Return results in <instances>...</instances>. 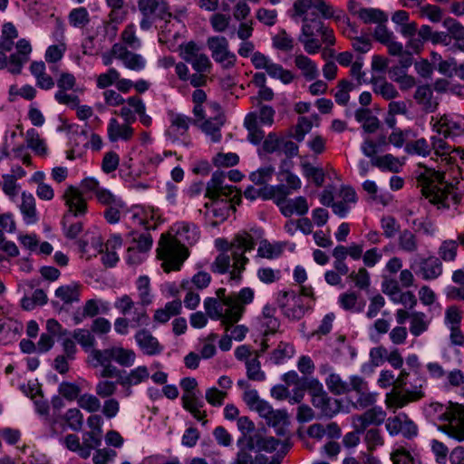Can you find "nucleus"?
Returning <instances> with one entry per match:
<instances>
[{"mask_svg": "<svg viewBox=\"0 0 464 464\" xmlns=\"http://www.w3.org/2000/svg\"><path fill=\"white\" fill-rule=\"evenodd\" d=\"M255 246L253 237L246 231L237 233L229 242L221 238L216 240V246L221 253L211 264V271L218 274L229 272L231 280L239 281L248 263L245 254L254 249Z\"/></svg>", "mask_w": 464, "mask_h": 464, "instance_id": "nucleus-1", "label": "nucleus"}, {"mask_svg": "<svg viewBox=\"0 0 464 464\" xmlns=\"http://www.w3.org/2000/svg\"><path fill=\"white\" fill-rule=\"evenodd\" d=\"M293 17L301 18L303 29H327L331 24H324V19H330L334 25L345 28L350 25L349 18L343 10L335 9L324 0H296L293 5Z\"/></svg>", "mask_w": 464, "mask_h": 464, "instance_id": "nucleus-2", "label": "nucleus"}, {"mask_svg": "<svg viewBox=\"0 0 464 464\" xmlns=\"http://www.w3.org/2000/svg\"><path fill=\"white\" fill-rule=\"evenodd\" d=\"M444 179V173L427 168L418 177L422 195L429 198L431 204L437 205L438 208H450L449 195L451 196V199L456 205L459 204L461 200V196L454 191L455 187L451 183H447Z\"/></svg>", "mask_w": 464, "mask_h": 464, "instance_id": "nucleus-3", "label": "nucleus"}, {"mask_svg": "<svg viewBox=\"0 0 464 464\" xmlns=\"http://www.w3.org/2000/svg\"><path fill=\"white\" fill-rule=\"evenodd\" d=\"M158 258L166 273L179 271L185 260L189 256L188 248L176 237L163 234L157 249Z\"/></svg>", "mask_w": 464, "mask_h": 464, "instance_id": "nucleus-4", "label": "nucleus"}, {"mask_svg": "<svg viewBox=\"0 0 464 464\" xmlns=\"http://www.w3.org/2000/svg\"><path fill=\"white\" fill-rule=\"evenodd\" d=\"M227 175L222 171L213 173L206 187V197L213 200L226 201L227 210H236L235 205L241 202V194L233 186L224 184Z\"/></svg>", "mask_w": 464, "mask_h": 464, "instance_id": "nucleus-5", "label": "nucleus"}, {"mask_svg": "<svg viewBox=\"0 0 464 464\" xmlns=\"http://www.w3.org/2000/svg\"><path fill=\"white\" fill-rule=\"evenodd\" d=\"M304 388L311 396L313 406L319 411L322 417L332 418L341 411V401L330 397L318 380L306 381Z\"/></svg>", "mask_w": 464, "mask_h": 464, "instance_id": "nucleus-6", "label": "nucleus"}, {"mask_svg": "<svg viewBox=\"0 0 464 464\" xmlns=\"http://www.w3.org/2000/svg\"><path fill=\"white\" fill-rule=\"evenodd\" d=\"M211 111L204 112L202 117H195L193 124L198 126L203 132L211 137L215 142L221 139V127L225 124L226 117L220 105L211 103Z\"/></svg>", "mask_w": 464, "mask_h": 464, "instance_id": "nucleus-7", "label": "nucleus"}, {"mask_svg": "<svg viewBox=\"0 0 464 464\" xmlns=\"http://www.w3.org/2000/svg\"><path fill=\"white\" fill-rule=\"evenodd\" d=\"M180 386L183 390L181 397L182 406L185 410L189 411L195 419L202 420L205 424L207 422V413L201 410L203 402L198 399L196 389L198 382L195 378H184L180 382Z\"/></svg>", "mask_w": 464, "mask_h": 464, "instance_id": "nucleus-8", "label": "nucleus"}, {"mask_svg": "<svg viewBox=\"0 0 464 464\" xmlns=\"http://www.w3.org/2000/svg\"><path fill=\"white\" fill-rule=\"evenodd\" d=\"M288 192L284 188L277 187L273 199L285 217H291L294 214L302 216L308 211L309 206L304 197L288 199Z\"/></svg>", "mask_w": 464, "mask_h": 464, "instance_id": "nucleus-9", "label": "nucleus"}, {"mask_svg": "<svg viewBox=\"0 0 464 464\" xmlns=\"http://www.w3.org/2000/svg\"><path fill=\"white\" fill-rule=\"evenodd\" d=\"M425 393L422 391V384L415 385L412 390L393 389L391 392L386 394L385 403L387 408L393 410L403 408L409 403L420 401L424 397Z\"/></svg>", "mask_w": 464, "mask_h": 464, "instance_id": "nucleus-10", "label": "nucleus"}, {"mask_svg": "<svg viewBox=\"0 0 464 464\" xmlns=\"http://www.w3.org/2000/svg\"><path fill=\"white\" fill-rule=\"evenodd\" d=\"M138 8L143 16L140 21L142 28L150 27L154 16L164 19L167 14L169 15L165 0H138Z\"/></svg>", "mask_w": 464, "mask_h": 464, "instance_id": "nucleus-11", "label": "nucleus"}, {"mask_svg": "<svg viewBox=\"0 0 464 464\" xmlns=\"http://www.w3.org/2000/svg\"><path fill=\"white\" fill-rule=\"evenodd\" d=\"M208 48L211 51L212 58L224 68L233 67L237 57L228 50V43L224 37H211L208 41Z\"/></svg>", "mask_w": 464, "mask_h": 464, "instance_id": "nucleus-12", "label": "nucleus"}, {"mask_svg": "<svg viewBox=\"0 0 464 464\" xmlns=\"http://www.w3.org/2000/svg\"><path fill=\"white\" fill-rule=\"evenodd\" d=\"M299 41L304 44L305 52L313 54L320 50L323 44L333 45L335 38L333 31H304Z\"/></svg>", "mask_w": 464, "mask_h": 464, "instance_id": "nucleus-13", "label": "nucleus"}, {"mask_svg": "<svg viewBox=\"0 0 464 464\" xmlns=\"http://www.w3.org/2000/svg\"><path fill=\"white\" fill-rule=\"evenodd\" d=\"M449 421L448 434L458 440H464V406L451 404L444 413Z\"/></svg>", "mask_w": 464, "mask_h": 464, "instance_id": "nucleus-14", "label": "nucleus"}, {"mask_svg": "<svg viewBox=\"0 0 464 464\" xmlns=\"http://www.w3.org/2000/svg\"><path fill=\"white\" fill-rule=\"evenodd\" d=\"M350 392H354L357 395L353 406L358 409H365L374 404L375 394L371 392L367 382L361 376L351 377Z\"/></svg>", "mask_w": 464, "mask_h": 464, "instance_id": "nucleus-15", "label": "nucleus"}, {"mask_svg": "<svg viewBox=\"0 0 464 464\" xmlns=\"http://www.w3.org/2000/svg\"><path fill=\"white\" fill-rule=\"evenodd\" d=\"M386 418V412L382 408H371L361 415L353 418V425L358 431H364L370 425H380Z\"/></svg>", "mask_w": 464, "mask_h": 464, "instance_id": "nucleus-16", "label": "nucleus"}, {"mask_svg": "<svg viewBox=\"0 0 464 464\" xmlns=\"http://www.w3.org/2000/svg\"><path fill=\"white\" fill-rule=\"evenodd\" d=\"M169 115L170 124L166 130V136L171 141H177L188 132L189 123H193V120L186 115L173 111H170Z\"/></svg>", "mask_w": 464, "mask_h": 464, "instance_id": "nucleus-17", "label": "nucleus"}, {"mask_svg": "<svg viewBox=\"0 0 464 464\" xmlns=\"http://www.w3.org/2000/svg\"><path fill=\"white\" fill-rule=\"evenodd\" d=\"M65 204L69 212L73 216L84 215L87 211V203L83 198L82 193L73 186H70L63 194Z\"/></svg>", "mask_w": 464, "mask_h": 464, "instance_id": "nucleus-18", "label": "nucleus"}, {"mask_svg": "<svg viewBox=\"0 0 464 464\" xmlns=\"http://www.w3.org/2000/svg\"><path fill=\"white\" fill-rule=\"evenodd\" d=\"M111 52L114 57L121 60L124 65L134 71H139L144 67V61L140 54L130 53L126 50V47L121 44H113Z\"/></svg>", "mask_w": 464, "mask_h": 464, "instance_id": "nucleus-19", "label": "nucleus"}, {"mask_svg": "<svg viewBox=\"0 0 464 464\" xmlns=\"http://www.w3.org/2000/svg\"><path fill=\"white\" fill-rule=\"evenodd\" d=\"M413 98L426 113L435 111L439 106L437 98L433 96L431 88L427 84L418 86Z\"/></svg>", "mask_w": 464, "mask_h": 464, "instance_id": "nucleus-20", "label": "nucleus"}, {"mask_svg": "<svg viewBox=\"0 0 464 464\" xmlns=\"http://www.w3.org/2000/svg\"><path fill=\"white\" fill-rule=\"evenodd\" d=\"M135 340L141 351L147 355L159 354L163 349L157 338L146 329L138 331L135 334Z\"/></svg>", "mask_w": 464, "mask_h": 464, "instance_id": "nucleus-21", "label": "nucleus"}, {"mask_svg": "<svg viewBox=\"0 0 464 464\" xmlns=\"http://www.w3.org/2000/svg\"><path fill=\"white\" fill-rule=\"evenodd\" d=\"M204 307L208 315L210 318L221 320V323L225 326L227 332L229 330L230 327H232L235 324H230L228 322H225L227 315V307H225V305H223L216 298H207L204 301Z\"/></svg>", "mask_w": 464, "mask_h": 464, "instance_id": "nucleus-22", "label": "nucleus"}, {"mask_svg": "<svg viewBox=\"0 0 464 464\" xmlns=\"http://www.w3.org/2000/svg\"><path fill=\"white\" fill-rule=\"evenodd\" d=\"M107 131L111 141L129 140L133 135V129L130 124L126 122L121 124L114 118L110 120Z\"/></svg>", "mask_w": 464, "mask_h": 464, "instance_id": "nucleus-23", "label": "nucleus"}, {"mask_svg": "<svg viewBox=\"0 0 464 464\" xmlns=\"http://www.w3.org/2000/svg\"><path fill=\"white\" fill-rule=\"evenodd\" d=\"M82 285L79 283H72L59 286L55 290V296L61 299L64 304H70L80 301Z\"/></svg>", "mask_w": 464, "mask_h": 464, "instance_id": "nucleus-24", "label": "nucleus"}, {"mask_svg": "<svg viewBox=\"0 0 464 464\" xmlns=\"http://www.w3.org/2000/svg\"><path fill=\"white\" fill-rule=\"evenodd\" d=\"M246 438L248 439V449H256L259 451L273 452L279 445V440L271 436L255 434Z\"/></svg>", "mask_w": 464, "mask_h": 464, "instance_id": "nucleus-25", "label": "nucleus"}, {"mask_svg": "<svg viewBox=\"0 0 464 464\" xmlns=\"http://www.w3.org/2000/svg\"><path fill=\"white\" fill-rule=\"evenodd\" d=\"M226 290L224 288H219L217 291V300H218L225 307H227V315L225 322H228L230 324H236L238 322V315L240 312V308L235 304V299L232 295L226 296Z\"/></svg>", "mask_w": 464, "mask_h": 464, "instance_id": "nucleus-26", "label": "nucleus"}, {"mask_svg": "<svg viewBox=\"0 0 464 464\" xmlns=\"http://www.w3.org/2000/svg\"><path fill=\"white\" fill-rule=\"evenodd\" d=\"M30 71L36 79V84L43 90H50L54 86V81L46 73L44 62H33L30 65Z\"/></svg>", "mask_w": 464, "mask_h": 464, "instance_id": "nucleus-27", "label": "nucleus"}, {"mask_svg": "<svg viewBox=\"0 0 464 464\" xmlns=\"http://www.w3.org/2000/svg\"><path fill=\"white\" fill-rule=\"evenodd\" d=\"M375 94L381 95L383 99L390 101L399 96V92L394 85L382 77H372L370 82Z\"/></svg>", "mask_w": 464, "mask_h": 464, "instance_id": "nucleus-28", "label": "nucleus"}, {"mask_svg": "<svg viewBox=\"0 0 464 464\" xmlns=\"http://www.w3.org/2000/svg\"><path fill=\"white\" fill-rule=\"evenodd\" d=\"M420 273L425 280L435 279L442 273L441 262L435 256L423 259L420 263Z\"/></svg>", "mask_w": 464, "mask_h": 464, "instance_id": "nucleus-29", "label": "nucleus"}, {"mask_svg": "<svg viewBox=\"0 0 464 464\" xmlns=\"http://www.w3.org/2000/svg\"><path fill=\"white\" fill-rule=\"evenodd\" d=\"M375 39L388 47L391 55H401L403 44L390 31H374Z\"/></svg>", "mask_w": 464, "mask_h": 464, "instance_id": "nucleus-30", "label": "nucleus"}, {"mask_svg": "<svg viewBox=\"0 0 464 464\" xmlns=\"http://www.w3.org/2000/svg\"><path fill=\"white\" fill-rule=\"evenodd\" d=\"M354 116L357 121L362 123V129L367 133H373L380 127V121L370 109H358Z\"/></svg>", "mask_w": 464, "mask_h": 464, "instance_id": "nucleus-31", "label": "nucleus"}, {"mask_svg": "<svg viewBox=\"0 0 464 464\" xmlns=\"http://www.w3.org/2000/svg\"><path fill=\"white\" fill-rule=\"evenodd\" d=\"M244 124L248 130V140L250 142L258 144L266 138L264 130L258 126L257 115L256 112L248 113L245 118Z\"/></svg>", "mask_w": 464, "mask_h": 464, "instance_id": "nucleus-32", "label": "nucleus"}, {"mask_svg": "<svg viewBox=\"0 0 464 464\" xmlns=\"http://www.w3.org/2000/svg\"><path fill=\"white\" fill-rule=\"evenodd\" d=\"M341 307L346 311L360 312L363 306L360 295L355 291H347L339 296Z\"/></svg>", "mask_w": 464, "mask_h": 464, "instance_id": "nucleus-33", "label": "nucleus"}, {"mask_svg": "<svg viewBox=\"0 0 464 464\" xmlns=\"http://www.w3.org/2000/svg\"><path fill=\"white\" fill-rule=\"evenodd\" d=\"M286 165L287 161L283 160L281 163V169L279 172V175L283 177L282 180H285L286 182V185L279 184L276 185L275 187L284 188L288 192V195H291L294 191H296L301 188L302 182L296 175H295L294 173L287 169H284V167Z\"/></svg>", "mask_w": 464, "mask_h": 464, "instance_id": "nucleus-34", "label": "nucleus"}, {"mask_svg": "<svg viewBox=\"0 0 464 464\" xmlns=\"http://www.w3.org/2000/svg\"><path fill=\"white\" fill-rule=\"evenodd\" d=\"M358 16L365 24H383L388 21V15L376 8H362L358 11Z\"/></svg>", "mask_w": 464, "mask_h": 464, "instance_id": "nucleus-35", "label": "nucleus"}, {"mask_svg": "<svg viewBox=\"0 0 464 464\" xmlns=\"http://www.w3.org/2000/svg\"><path fill=\"white\" fill-rule=\"evenodd\" d=\"M398 246L401 250L404 252H416L419 246V242L416 235L409 229H404L399 235Z\"/></svg>", "mask_w": 464, "mask_h": 464, "instance_id": "nucleus-36", "label": "nucleus"}, {"mask_svg": "<svg viewBox=\"0 0 464 464\" xmlns=\"http://www.w3.org/2000/svg\"><path fill=\"white\" fill-rule=\"evenodd\" d=\"M295 66L303 72L304 76L308 80H314L318 75L315 63L307 56L299 54L295 59Z\"/></svg>", "mask_w": 464, "mask_h": 464, "instance_id": "nucleus-37", "label": "nucleus"}, {"mask_svg": "<svg viewBox=\"0 0 464 464\" xmlns=\"http://www.w3.org/2000/svg\"><path fill=\"white\" fill-rule=\"evenodd\" d=\"M149 376L150 373L147 367L139 366L136 369L130 371V372L127 376L123 377L121 381H119V382L122 386L130 387L144 382L149 378Z\"/></svg>", "mask_w": 464, "mask_h": 464, "instance_id": "nucleus-38", "label": "nucleus"}, {"mask_svg": "<svg viewBox=\"0 0 464 464\" xmlns=\"http://www.w3.org/2000/svg\"><path fill=\"white\" fill-rule=\"evenodd\" d=\"M325 382L330 392L335 395L347 394L350 392L351 382H344L339 374L331 373Z\"/></svg>", "mask_w": 464, "mask_h": 464, "instance_id": "nucleus-39", "label": "nucleus"}, {"mask_svg": "<svg viewBox=\"0 0 464 464\" xmlns=\"http://www.w3.org/2000/svg\"><path fill=\"white\" fill-rule=\"evenodd\" d=\"M112 357L113 361L121 366L130 367L134 363L136 354L132 350L113 346Z\"/></svg>", "mask_w": 464, "mask_h": 464, "instance_id": "nucleus-40", "label": "nucleus"}, {"mask_svg": "<svg viewBox=\"0 0 464 464\" xmlns=\"http://www.w3.org/2000/svg\"><path fill=\"white\" fill-rule=\"evenodd\" d=\"M207 95L203 90L197 89L193 94H192V100L195 103L193 108V114L195 117H202L204 115V112L211 111V103L208 102L204 104L206 102Z\"/></svg>", "mask_w": 464, "mask_h": 464, "instance_id": "nucleus-41", "label": "nucleus"}, {"mask_svg": "<svg viewBox=\"0 0 464 464\" xmlns=\"http://www.w3.org/2000/svg\"><path fill=\"white\" fill-rule=\"evenodd\" d=\"M372 164L380 169H388L392 172H399L401 163L398 158L392 154L377 157L372 160Z\"/></svg>", "mask_w": 464, "mask_h": 464, "instance_id": "nucleus-42", "label": "nucleus"}, {"mask_svg": "<svg viewBox=\"0 0 464 464\" xmlns=\"http://www.w3.org/2000/svg\"><path fill=\"white\" fill-rule=\"evenodd\" d=\"M277 187L265 186L260 188H256L254 187H248L246 188L244 195L246 198L251 200L256 199L260 197L263 199H274Z\"/></svg>", "mask_w": 464, "mask_h": 464, "instance_id": "nucleus-43", "label": "nucleus"}, {"mask_svg": "<svg viewBox=\"0 0 464 464\" xmlns=\"http://www.w3.org/2000/svg\"><path fill=\"white\" fill-rule=\"evenodd\" d=\"M429 322L426 315L421 312H414L411 314L410 331L414 336H419L428 329Z\"/></svg>", "mask_w": 464, "mask_h": 464, "instance_id": "nucleus-44", "label": "nucleus"}, {"mask_svg": "<svg viewBox=\"0 0 464 464\" xmlns=\"http://www.w3.org/2000/svg\"><path fill=\"white\" fill-rule=\"evenodd\" d=\"M119 381L101 379L95 386L96 395L104 399L114 395L118 389Z\"/></svg>", "mask_w": 464, "mask_h": 464, "instance_id": "nucleus-45", "label": "nucleus"}, {"mask_svg": "<svg viewBox=\"0 0 464 464\" xmlns=\"http://www.w3.org/2000/svg\"><path fill=\"white\" fill-rule=\"evenodd\" d=\"M90 358L93 367L110 364L113 361L112 347L103 350L93 349L91 352Z\"/></svg>", "mask_w": 464, "mask_h": 464, "instance_id": "nucleus-46", "label": "nucleus"}, {"mask_svg": "<svg viewBox=\"0 0 464 464\" xmlns=\"http://www.w3.org/2000/svg\"><path fill=\"white\" fill-rule=\"evenodd\" d=\"M127 105L132 107L135 112L139 115L140 122L145 126L151 124V118L146 114L145 105L140 98L132 96L127 99Z\"/></svg>", "mask_w": 464, "mask_h": 464, "instance_id": "nucleus-47", "label": "nucleus"}, {"mask_svg": "<svg viewBox=\"0 0 464 464\" xmlns=\"http://www.w3.org/2000/svg\"><path fill=\"white\" fill-rule=\"evenodd\" d=\"M364 431V442L370 452H372L378 446H382L384 443L383 437L379 429L371 428L369 430L366 429Z\"/></svg>", "mask_w": 464, "mask_h": 464, "instance_id": "nucleus-48", "label": "nucleus"}, {"mask_svg": "<svg viewBox=\"0 0 464 464\" xmlns=\"http://www.w3.org/2000/svg\"><path fill=\"white\" fill-rule=\"evenodd\" d=\"M421 33V31H420ZM422 37L424 39H429L435 44H442L446 46L451 47L454 33L449 34L447 32L441 31H422Z\"/></svg>", "mask_w": 464, "mask_h": 464, "instance_id": "nucleus-49", "label": "nucleus"}, {"mask_svg": "<svg viewBox=\"0 0 464 464\" xmlns=\"http://www.w3.org/2000/svg\"><path fill=\"white\" fill-rule=\"evenodd\" d=\"M405 150L410 154H418L421 156H428L431 151V147L424 138L410 141L406 144Z\"/></svg>", "mask_w": 464, "mask_h": 464, "instance_id": "nucleus-50", "label": "nucleus"}, {"mask_svg": "<svg viewBox=\"0 0 464 464\" xmlns=\"http://www.w3.org/2000/svg\"><path fill=\"white\" fill-rule=\"evenodd\" d=\"M282 251V246L280 245H273L267 240H262L257 248V255L262 258L272 259L280 256Z\"/></svg>", "mask_w": 464, "mask_h": 464, "instance_id": "nucleus-51", "label": "nucleus"}, {"mask_svg": "<svg viewBox=\"0 0 464 464\" xmlns=\"http://www.w3.org/2000/svg\"><path fill=\"white\" fill-rule=\"evenodd\" d=\"M392 464H421V462L415 459L410 451L403 447L398 448L391 454Z\"/></svg>", "mask_w": 464, "mask_h": 464, "instance_id": "nucleus-52", "label": "nucleus"}, {"mask_svg": "<svg viewBox=\"0 0 464 464\" xmlns=\"http://www.w3.org/2000/svg\"><path fill=\"white\" fill-rule=\"evenodd\" d=\"M238 445L240 450L237 454L235 464H254V459L249 452L254 449H248V439L246 437L239 439Z\"/></svg>", "mask_w": 464, "mask_h": 464, "instance_id": "nucleus-53", "label": "nucleus"}, {"mask_svg": "<svg viewBox=\"0 0 464 464\" xmlns=\"http://www.w3.org/2000/svg\"><path fill=\"white\" fill-rule=\"evenodd\" d=\"M246 367L248 379L256 382H260L265 379V373L261 371L260 362L256 355L246 360Z\"/></svg>", "mask_w": 464, "mask_h": 464, "instance_id": "nucleus-54", "label": "nucleus"}, {"mask_svg": "<svg viewBox=\"0 0 464 464\" xmlns=\"http://www.w3.org/2000/svg\"><path fill=\"white\" fill-rule=\"evenodd\" d=\"M266 71L268 75L273 78L280 79L285 84L291 82L294 79V74L290 71L285 70L281 65L272 62Z\"/></svg>", "mask_w": 464, "mask_h": 464, "instance_id": "nucleus-55", "label": "nucleus"}, {"mask_svg": "<svg viewBox=\"0 0 464 464\" xmlns=\"http://www.w3.org/2000/svg\"><path fill=\"white\" fill-rule=\"evenodd\" d=\"M177 235L187 241L188 245H193L198 238V231L194 225L182 223L177 230Z\"/></svg>", "mask_w": 464, "mask_h": 464, "instance_id": "nucleus-56", "label": "nucleus"}, {"mask_svg": "<svg viewBox=\"0 0 464 464\" xmlns=\"http://www.w3.org/2000/svg\"><path fill=\"white\" fill-rule=\"evenodd\" d=\"M21 211L24 215L25 218H29V222L34 220L36 215L35 209V199L31 194H26L24 192L22 194V204H21Z\"/></svg>", "mask_w": 464, "mask_h": 464, "instance_id": "nucleus-57", "label": "nucleus"}, {"mask_svg": "<svg viewBox=\"0 0 464 464\" xmlns=\"http://www.w3.org/2000/svg\"><path fill=\"white\" fill-rule=\"evenodd\" d=\"M349 278L354 283L360 290H367L370 286V274L364 267L359 268L358 272L353 271Z\"/></svg>", "mask_w": 464, "mask_h": 464, "instance_id": "nucleus-58", "label": "nucleus"}, {"mask_svg": "<svg viewBox=\"0 0 464 464\" xmlns=\"http://www.w3.org/2000/svg\"><path fill=\"white\" fill-rule=\"evenodd\" d=\"M69 21L72 26L82 28L89 22V14L84 7L75 8L71 11Z\"/></svg>", "mask_w": 464, "mask_h": 464, "instance_id": "nucleus-59", "label": "nucleus"}, {"mask_svg": "<svg viewBox=\"0 0 464 464\" xmlns=\"http://www.w3.org/2000/svg\"><path fill=\"white\" fill-rule=\"evenodd\" d=\"M337 89L334 95L336 102L340 105H346L350 100L349 93L353 89V84L347 80H342L339 82Z\"/></svg>", "mask_w": 464, "mask_h": 464, "instance_id": "nucleus-60", "label": "nucleus"}, {"mask_svg": "<svg viewBox=\"0 0 464 464\" xmlns=\"http://www.w3.org/2000/svg\"><path fill=\"white\" fill-rule=\"evenodd\" d=\"M185 61L190 63L198 72L208 71L211 64L208 57L203 53L185 57Z\"/></svg>", "mask_w": 464, "mask_h": 464, "instance_id": "nucleus-61", "label": "nucleus"}, {"mask_svg": "<svg viewBox=\"0 0 464 464\" xmlns=\"http://www.w3.org/2000/svg\"><path fill=\"white\" fill-rule=\"evenodd\" d=\"M274 172L275 169L272 166H266L252 172L249 179L256 185H265L271 179Z\"/></svg>", "mask_w": 464, "mask_h": 464, "instance_id": "nucleus-62", "label": "nucleus"}, {"mask_svg": "<svg viewBox=\"0 0 464 464\" xmlns=\"http://www.w3.org/2000/svg\"><path fill=\"white\" fill-rule=\"evenodd\" d=\"M304 174L306 178H311L317 187H321L324 182V172L323 169L314 167L306 162L302 165Z\"/></svg>", "mask_w": 464, "mask_h": 464, "instance_id": "nucleus-63", "label": "nucleus"}, {"mask_svg": "<svg viewBox=\"0 0 464 464\" xmlns=\"http://www.w3.org/2000/svg\"><path fill=\"white\" fill-rule=\"evenodd\" d=\"M78 405L89 412H95L100 410L101 401L95 395L85 393L78 398Z\"/></svg>", "mask_w": 464, "mask_h": 464, "instance_id": "nucleus-64", "label": "nucleus"}]
</instances>
